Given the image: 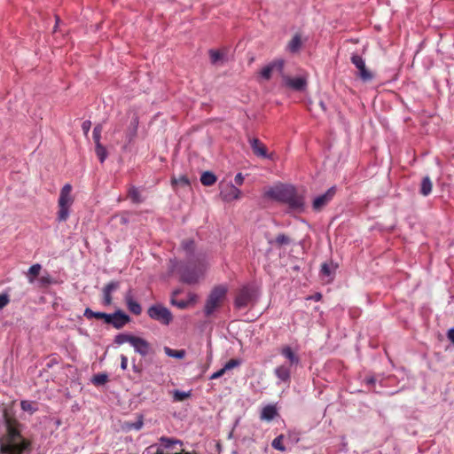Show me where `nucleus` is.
Masks as SVG:
<instances>
[{
	"label": "nucleus",
	"mask_w": 454,
	"mask_h": 454,
	"mask_svg": "<svg viewBox=\"0 0 454 454\" xmlns=\"http://www.w3.org/2000/svg\"><path fill=\"white\" fill-rule=\"evenodd\" d=\"M7 434L0 439V454H23L30 450L31 442L22 437L19 422L5 415Z\"/></svg>",
	"instance_id": "obj_1"
},
{
	"label": "nucleus",
	"mask_w": 454,
	"mask_h": 454,
	"mask_svg": "<svg viewBox=\"0 0 454 454\" xmlns=\"http://www.w3.org/2000/svg\"><path fill=\"white\" fill-rule=\"evenodd\" d=\"M265 194L272 200L286 204L292 210L301 212L304 209V198L293 185L280 184L270 188Z\"/></svg>",
	"instance_id": "obj_2"
},
{
	"label": "nucleus",
	"mask_w": 454,
	"mask_h": 454,
	"mask_svg": "<svg viewBox=\"0 0 454 454\" xmlns=\"http://www.w3.org/2000/svg\"><path fill=\"white\" fill-rule=\"evenodd\" d=\"M71 193L72 185L70 184H66L60 190L58 200L59 211L57 215L59 222H66L69 216V209L74 203V198Z\"/></svg>",
	"instance_id": "obj_3"
},
{
	"label": "nucleus",
	"mask_w": 454,
	"mask_h": 454,
	"mask_svg": "<svg viewBox=\"0 0 454 454\" xmlns=\"http://www.w3.org/2000/svg\"><path fill=\"white\" fill-rule=\"evenodd\" d=\"M227 294V288L223 286H217L210 292L204 308L206 316H210L221 306Z\"/></svg>",
	"instance_id": "obj_4"
},
{
	"label": "nucleus",
	"mask_w": 454,
	"mask_h": 454,
	"mask_svg": "<svg viewBox=\"0 0 454 454\" xmlns=\"http://www.w3.org/2000/svg\"><path fill=\"white\" fill-rule=\"evenodd\" d=\"M148 316L164 325H168L173 319L170 310L161 304L151 306L147 310Z\"/></svg>",
	"instance_id": "obj_5"
},
{
	"label": "nucleus",
	"mask_w": 454,
	"mask_h": 454,
	"mask_svg": "<svg viewBox=\"0 0 454 454\" xmlns=\"http://www.w3.org/2000/svg\"><path fill=\"white\" fill-rule=\"evenodd\" d=\"M255 290L248 286L241 287L234 300L235 308L238 309L247 308L254 300Z\"/></svg>",
	"instance_id": "obj_6"
},
{
	"label": "nucleus",
	"mask_w": 454,
	"mask_h": 454,
	"mask_svg": "<svg viewBox=\"0 0 454 454\" xmlns=\"http://www.w3.org/2000/svg\"><path fill=\"white\" fill-rule=\"evenodd\" d=\"M351 62L358 70L359 78L364 82H370L373 79V74L366 68L364 60L358 54H353L351 57Z\"/></svg>",
	"instance_id": "obj_7"
},
{
	"label": "nucleus",
	"mask_w": 454,
	"mask_h": 454,
	"mask_svg": "<svg viewBox=\"0 0 454 454\" xmlns=\"http://www.w3.org/2000/svg\"><path fill=\"white\" fill-rule=\"evenodd\" d=\"M241 196V191L234 184L229 183L221 185L220 197L223 201L231 202L239 200Z\"/></svg>",
	"instance_id": "obj_8"
},
{
	"label": "nucleus",
	"mask_w": 454,
	"mask_h": 454,
	"mask_svg": "<svg viewBox=\"0 0 454 454\" xmlns=\"http://www.w3.org/2000/svg\"><path fill=\"white\" fill-rule=\"evenodd\" d=\"M336 188L334 186L329 188L324 194L317 196L313 200V209L317 212L321 211L334 197Z\"/></svg>",
	"instance_id": "obj_9"
},
{
	"label": "nucleus",
	"mask_w": 454,
	"mask_h": 454,
	"mask_svg": "<svg viewBox=\"0 0 454 454\" xmlns=\"http://www.w3.org/2000/svg\"><path fill=\"white\" fill-rule=\"evenodd\" d=\"M160 442L161 443V446H158L156 447V450L154 453L153 454H196V453H191V452H175V453H171L169 451H166L164 449H169L171 448L173 445L175 444H179L180 446H182V442L179 441V440H175V439H172V438H168V437H166V436H161L160 438Z\"/></svg>",
	"instance_id": "obj_10"
},
{
	"label": "nucleus",
	"mask_w": 454,
	"mask_h": 454,
	"mask_svg": "<svg viewBox=\"0 0 454 454\" xmlns=\"http://www.w3.org/2000/svg\"><path fill=\"white\" fill-rule=\"evenodd\" d=\"M110 320L108 325H112L116 329H121L126 324L130 321L129 315L125 314L122 310H116L113 314H109Z\"/></svg>",
	"instance_id": "obj_11"
},
{
	"label": "nucleus",
	"mask_w": 454,
	"mask_h": 454,
	"mask_svg": "<svg viewBox=\"0 0 454 454\" xmlns=\"http://www.w3.org/2000/svg\"><path fill=\"white\" fill-rule=\"evenodd\" d=\"M284 80H285V83L286 86H288L289 88H291L294 90H297V91L304 90L307 87V79L302 76H299V77L286 76L284 78Z\"/></svg>",
	"instance_id": "obj_12"
},
{
	"label": "nucleus",
	"mask_w": 454,
	"mask_h": 454,
	"mask_svg": "<svg viewBox=\"0 0 454 454\" xmlns=\"http://www.w3.org/2000/svg\"><path fill=\"white\" fill-rule=\"evenodd\" d=\"M124 301L128 309L134 315L138 316L142 313V308L140 304L134 300L132 290L129 289L124 295Z\"/></svg>",
	"instance_id": "obj_13"
},
{
	"label": "nucleus",
	"mask_w": 454,
	"mask_h": 454,
	"mask_svg": "<svg viewBox=\"0 0 454 454\" xmlns=\"http://www.w3.org/2000/svg\"><path fill=\"white\" fill-rule=\"evenodd\" d=\"M131 346L134 348L136 352L143 356H145L149 354L150 343L143 338L135 336L132 340Z\"/></svg>",
	"instance_id": "obj_14"
},
{
	"label": "nucleus",
	"mask_w": 454,
	"mask_h": 454,
	"mask_svg": "<svg viewBox=\"0 0 454 454\" xmlns=\"http://www.w3.org/2000/svg\"><path fill=\"white\" fill-rule=\"evenodd\" d=\"M284 67V61L283 60H276L268 66L264 67L261 70V75L265 80H270L271 77V74L274 70H278L279 72H282Z\"/></svg>",
	"instance_id": "obj_15"
},
{
	"label": "nucleus",
	"mask_w": 454,
	"mask_h": 454,
	"mask_svg": "<svg viewBox=\"0 0 454 454\" xmlns=\"http://www.w3.org/2000/svg\"><path fill=\"white\" fill-rule=\"evenodd\" d=\"M200 277V273L199 271L186 268L182 272L181 280L184 283L192 285L197 283L199 281Z\"/></svg>",
	"instance_id": "obj_16"
},
{
	"label": "nucleus",
	"mask_w": 454,
	"mask_h": 454,
	"mask_svg": "<svg viewBox=\"0 0 454 454\" xmlns=\"http://www.w3.org/2000/svg\"><path fill=\"white\" fill-rule=\"evenodd\" d=\"M249 142L255 155L262 158L268 157L266 146L258 138H252Z\"/></svg>",
	"instance_id": "obj_17"
},
{
	"label": "nucleus",
	"mask_w": 454,
	"mask_h": 454,
	"mask_svg": "<svg viewBox=\"0 0 454 454\" xmlns=\"http://www.w3.org/2000/svg\"><path fill=\"white\" fill-rule=\"evenodd\" d=\"M290 365L281 364L275 368L274 373L276 377L283 382H289L291 379Z\"/></svg>",
	"instance_id": "obj_18"
},
{
	"label": "nucleus",
	"mask_w": 454,
	"mask_h": 454,
	"mask_svg": "<svg viewBox=\"0 0 454 454\" xmlns=\"http://www.w3.org/2000/svg\"><path fill=\"white\" fill-rule=\"evenodd\" d=\"M280 354L288 360L290 366L300 363L299 356L293 351L290 346H284L280 350Z\"/></svg>",
	"instance_id": "obj_19"
},
{
	"label": "nucleus",
	"mask_w": 454,
	"mask_h": 454,
	"mask_svg": "<svg viewBox=\"0 0 454 454\" xmlns=\"http://www.w3.org/2000/svg\"><path fill=\"white\" fill-rule=\"evenodd\" d=\"M83 316L88 319H91V318L102 319V320H104V322L106 324H107V322H109V320H110L109 314L105 313V312H95L92 309H90V308L85 309Z\"/></svg>",
	"instance_id": "obj_20"
},
{
	"label": "nucleus",
	"mask_w": 454,
	"mask_h": 454,
	"mask_svg": "<svg viewBox=\"0 0 454 454\" xmlns=\"http://www.w3.org/2000/svg\"><path fill=\"white\" fill-rule=\"evenodd\" d=\"M277 414V409L274 405H266L262 408L260 418L262 420L270 421Z\"/></svg>",
	"instance_id": "obj_21"
},
{
	"label": "nucleus",
	"mask_w": 454,
	"mask_h": 454,
	"mask_svg": "<svg viewBox=\"0 0 454 454\" xmlns=\"http://www.w3.org/2000/svg\"><path fill=\"white\" fill-rule=\"evenodd\" d=\"M433 189V183L429 176H424L420 184L419 192L423 196H428Z\"/></svg>",
	"instance_id": "obj_22"
},
{
	"label": "nucleus",
	"mask_w": 454,
	"mask_h": 454,
	"mask_svg": "<svg viewBox=\"0 0 454 454\" xmlns=\"http://www.w3.org/2000/svg\"><path fill=\"white\" fill-rule=\"evenodd\" d=\"M216 176L210 171H205L200 176V182L205 186H211L216 182Z\"/></svg>",
	"instance_id": "obj_23"
},
{
	"label": "nucleus",
	"mask_w": 454,
	"mask_h": 454,
	"mask_svg": "<svg viewBox=\"0 0 454 454\" xmlns=\"http://www.w3.org/2000/svg\"><path fill=\"white\" fill-rule=\"evenodd\" d=\"M41 265L36 263V264H34L32 265L29 270H28V272H27V278H28V282L29 283H34L35 281V278L39 276L40 274V271H41Z\"/></svg>",
	"instance_id": "obj_24"
},
{
	"label": "nucleus",
	"mask_w": 454,
	"mask_h": 454,
	"mask_svg": "<svg viewBox=\"0 0 454 454\" xmlns=\"http://www.w3.org/2000/svg\"><path fill=\"white\" fill-rule=\"evenodd\" d=\"M301 46V39L299 35H295L288 43V50L291 52H296Z\"/></svg>",
	"instance_id": "obj_25"
},
{
	"label": "nucleus",
	"mask_w": 454,
	"mask_h": 454,
	"mask_svg": "<svg viewBox=\"0 0 454 454\" xmlns=\"http://www.w3.org/2000/svg\"><path fill=\"white\" fill-rule=\"evenodd\" d=\"M134 337L135 336L131 334L119 333L115 336L114 342L118 345H122L126 342H129L131 345Z\"/></svg>",
	"instance_id": "obj_26"
},
{
	"label": "nucleus",
	"mask_w": 454,
	"mask_h": 454,
	"mask_svg": "<svg viewBox=\"0 0 454 454\" xmlns=\"http://www.w3.org/2000/svg\"><path fill=\"white\" fill-rule=\"evenodd\" d=\"M95 153L100 162L103 163L107 157L106 147L101 143L95 144Z\"/></svg>",
	"instance_id": "obj_27"
},
{
	"label": "nucleus",
	"mask_w": 454,
	"mask_h": 454,
	"mask_svg": "<svg viewBox=\"0 0 454 454\" xmlns=\"http://www.w3.org/2000/svg\"><path fill=\"white\" fill-rule=\"evenodd\" d=\"M164 351L168 356L175 357L178 359H182L185 356V351L184 349H172L168 347H165Z\"/></svg>",
	"instance_id": "obj_28"
},
{
	"label": "nucleus",
	"mask_w": 454,
	"mask_h": 454,
	"mask_svg": "<svg viewBox=\"0 0 454 454\" xmlns=\"http://www.w3.org/2000/svg\"><path fill=\"white\" fill-rule=\"evenodd\" d=\"M130 125L132 127L129 129L128 133H127L129 142H130L137 135V125H138V118L137 116H135L133 118Z\"/></svg>",
	"instance_id": "obj_29"
},
{
	"label": "nucleus",
	"mask_w": 454,
	"mask_h": 454,
	"mask_svg": "<svg viewBox=\"0 0 454 454\" xmlns=\"http://www.w3.org/2000/svg\"><path fill=\"white\" fill-rule=\"evenodd\" d=\"M273 243L278 247L286 246L291 243V239L289 236L280 233L276 237Z\"/></svg>",
	"instance_id": "obj_30"
},
{
	"label": "nucleus",
	"mask_w": 454,
	"mask_h": 454,
	"mask_svg": "<svg viewBox=\"0 0 454 454\" xmlns=\"http://www.w3.org/2000/svg\"><path fill=\"white\" fill-rule=\"evenodd\" d=\"M128 196L134 203L137 204L142 202L140 192L136 187L129 188Z\"/></svg>",
	"instance_id": "obj_31"
},
{
	"label": "nucleus",
	"mask_w": 454,
	"mask_h": 454,
	"mask_svg": "<svg viewBox=\"0 0 454 454\" xmlns=\"http://www.w3.org/2000/svg\"><path fill=\"white\" fill-rule=\"evenodd\" d=\"M283 439H284V435L283 434H280L278 436H277L271 442V446L275 449V450H278L279 451H285L286 450V447L285 445L283 444Z\"/></svg>",
	"instance_id": "obj_32"
},
{
	"label": "nucleus",
	"mask_w": 454,
	"mask_h": 454,
	"mask_svg": "<svg viewBox=\"0 0 454 454\" xmlns=\"http://www.w3.org/2000/svg\"><path fill=\"white\" fill-rule=\"evenodd\" d=\"M191 396L190 392H184L180 390H175L173 393V399L175 402H182Z\"/></svg>",
	"instance_id": "obj_33"
},
{
	"label": "nucleus",
	"mask_w": 454,
	"mask_h": 454,
	"mask_svg": "<svg viewBox=\"0 0 454 454\" xmlns=\"http://www.w3.org/2000/svg\"><path fill=\"white\" fill-rule=\"evenodd\" d=\"M335 270V266L332 262H324L321 266V273L324 276L330 277Z\"/></svg>",
	"instance_id": "obj_34"
},
{
	"label": "nucleus",
	"mask_w": 454,
	"mask_h": 454,
	"mask_svg": "<svg viewBox=\"0 0 454 454\" xmlns=\"http://www.w3.org/2000/svg\"><path fill=\"white\" fill-rule=\"evenodd\" d=\"M182 247L187 253L192 254L195 249V243L192 239H187L182 241Z\"/></svg>",
	"instance_id": "obj_35"
},
{
	"label": "nucleus",
	"mask_w": 454,
	"mask_h": 454,
	"mask_svg": "<svg viewBox=\"0 0 454 454\" xmlns=\"http://www.w3.org/2000/svg\"><path fill=\"white\" fill-rule=\"evenodd\" d=\"M103 130L102 124H97L93 129V140L95 144L100 143L101 133Z\"/></svg>",
	"instance_id": "obj_36"
},
{
	"label": "nucleus",
	"mask_w": 454,
	"mask_h": 454,
	"mask_svg": "<svg viewBox=\"0 0 454 454\" xmlns=\"http://www.w3.org/2000/svg\"><path fill=\"white\" fill-rule=\"evenodd\" d=\"M108 380V377L106 374L105 373H99V374H96L94 377H93V380H92V382L95 384V385H104L105 383H106Z\"/></svg>",
	"instance_id": "obj_37"
},
{
	"label": "nucleus",
	"mask_w": 454,
	"mask_h": 454,
	"mask_svg": "<svg viewBox=\"0 0 454 454\" xmlns=\"http://www.w3.org/2000/svg\"><path fill=\"white\" fill-rule=\"evenodd\" d=\"M103 293V305L104 306H110L113 303V297L112 294L106 290L105 288L102 289Z\"/></svg>",
	"instance_id": "obj_38"
},
{
	"label": "nucleus",
	"mask_w": 454,
	"mask_h": 454,
	"mask_svg": "<svg viewBox=\"0 0 454 454\" xmlns=\"http://www.w3.org/2000/svg\"><path fill=\"white\" fill-rule=\"evenodd\" d=\"M38 283L41 287H47L52 283V279L49 274H46L39 278Z\"/></svg>",
	"instance_id": "obj_39"
},
{
	"label": "nucleus",
	"mask_w": 454,
	"mask_h": 454,
	"mask_svg": "<svg viewBox=\"0 0 454 454\" xmlns=\"http://www.w3.org/2000/svg\"><path fill=\"white\" fill-rule=\"evenodd\" d=\"M20 406L23 411H29L30 413H34L36 411L33 403L29 401H22Z\"/></svg>",
	"instance_id": "obj_40"
},
{
	"label": "nucleus",
	"mask_w": 454,
	"mask_h": 454,
	"mask_svg": "<svg viewBox=\"0 0 454 454\" xmlns=\"http://www.w3.org/2000/svg\"><path fill=\"white\" fill-rule=\"evenodd\" d=\"M120 287L119 281H111L107 283L103 288L113 294L114 291L118 290Z\"/></svg>",
	"instance_id": "obj_41"
},
{
	"label": "nucleus",
	"mask_w": 454,
	"mask_h": 454,
	"mask_svg": "<svg viewBox=\"0 0 454 454\" xmlns=\"http://www.w3.org/2000/svg\"><path fill=\"white\" fill-rule=\"evenodd\" d=\"M172 184H182L188 186L190 184L189 179L185 176H181L179 178H172Z\"/></svg>",
	"instance_id": "obj_42"
},
{
	"label": "nucleus",
	"mask_w": 454,
	"mask_h": 454,
	"mask_svg": "<svg viewBox=\"0 0 454 454\" xmlns=\"http://www.w3.org/2000/svg\"><path fill=\"white\" fill-rule=\"evenodd\" d=\"M171 303L181 309H186L190 305V301L184 300L177 301L174 298L171 299Z\"/></svg>",
	"instance_id": "obj_43"
},
{
	"label": "nucleus",
	"mask_w": 454,
	"mask_h": 454,
	"mask_svg": "<svg viewBox=\"0 0 454 454\" xmlns=\"http://www.w3.org/2000/svg\"><path fill=\"white\" fill-rule=\"evenodd\" d=\"M240 364V361L238 359H231L229 360L223 366V368L226 371H229L231 369H233L234 367H237Z\"/></svg>",
	"instance_id": "obj_44"
},
{
	"label": "nucleus",
	"mask_w": 454,
	"mask_h": 454,
	"mask_svg": "<svg viewBox=\"0 0 454 454\" xmlns=\"http://www.w3.org/2000/svg\"><path fill=\"white\" fill-rule=\"evenodd\" d=\"M209 56L212 63H216L218 60L221 59L222 54L218 51L210 50L209 51Z\"/></svg>",
	"instance_id": "obj_45"
},
{
	"label": "nucleus",
	"mask_w": 454,
	"mask_h": 454,
	"mask_svg": "<svg viewBox=\"0 0 454 454\" xmlns=\"http://www.w3.org/2000/svg\"><path fill=\"white\" fill-rule=\"evenodd\" d=\"M91 122L90 121H84L82 124V129L85 136H88V133L90 129Z\"/></svg>",
	"instance_id": "obj_46"
},
{
	"label": "nucleus",
	"mask_w": 454,
	"mask_h": 454,
	"mask_svg": "<svg viewBox=\"0 0 454 454\" xmlns=\"http://www.w3.org/2000/svg\"><path fill=\"white\" fill-rule=\"evenodd\" d=\"M9 301L10 300L7 294H0V309L4 308Z\"/></svg>",
	"instance_id": "obj_47"
},
{
	"label": "nucleus",
	"mask_w": 454,
	"mask_h": 454,
	"mask_svg": "<svg viewBox=\"0 0 454 454\" xmlns=\"http://www.w3.org/2000/svg\"><path fill=\"white\" fill-rule=\"evenodd\" d=\"M225 373V369L223 367L222 369L218 370L217 372H214L211 376V380H215L220 377H222Z\"/></svg>",
	"instance_id": "obj_48"
},
{
	"label": "nucleus",
	"mask_w": 454,
	"mask_h": 454,
	"mask_svg": "<svg viewBox=\"0 0 454 454\" xmlns=\"http://www.w3.org/2000/svg\"><path fill=\"white\" fill-rule=\"evenodd\" d=\"M128 367V357L124 355H121V368L125 371Z\"/></svg>",
	"instance_id": "obj_49"
},
{
	"label": "nucleus",
	"mask_w": 454,
	"mask_h": 454,
	"mask_svg": "<svg viewBox=\"0 0 454 454\" xmlns=\"http://www.w3.org/2000/svg\"><path fill=\"white\" fill-rule=\"evenodd\" d=\"M235 182L238 185H241L244 182V176L241 173H238L235 176Z\"/></svg>",
	"instance_id": "obj_50"
},
{
	"label": "nucleus",
	"mask_w": 454,
	"mask_h": 454,
	"mask_svg": "<svg viewBox=\"0 0 454 454\" xmlns=\"http://www.w3.org/2000/svg\"><path fill=\"white\" fill-rule=\"evenodd\" d=\"M187 301H190V305L191 304H194L197 301V295L195 294H192V293H189L188 294V300H186Z\"/></svg>",
	"instance_id": "obj_51"
},
{
	"label": "nucleus",
	"mask_w": 454,
	"mask_h": 454,
	"mask_svg": "<svg viewBox=\"0 0 454 454\" xmlns=\"http://www.w3.org/2000/svg\"><path fill=\"white\" fill-rule=\"evenodd\" d=\"M447 336L449 340L454 344V328L449 330Z\"/></svg>",
	"instance_id": "obj_52"
},
{
	"label": "nucleus",
	"mask_w": 454,
	"mask_h": 454,
	"mask_svg": "<svg viewBox=\"0 0 454 454\" xmlns=\"http://www.w3.org/2000/svg\"><path fill=\"white\" fill-rule=\"evenodd\" d=\"M321 298H322V294H319V293H317V294H314V295H313V299H314L315 301H320V300H321Z\"/></svg>",
	"instance_id": "obj_53"
},
{
	"label": "nucleus",
	"mask_w": 454,
	"mask_h": 454,
	"mask_svg": "<svg viewBox=\"0 0 454 454\" xmlns=\"http://www.w3.org/2000/svg\"><path fill=\"white\" fill-rule=\"evenodd\" d=\"M153 448H155V445H151V446L147 449L148 452H149V451H151Z\"/></svg>",
	"instance_id": "obj_54"
},
{
	"label": "nucleus",
	"mask_w": 454,
	"mask_h": 454,
	"mask_svg": "<svg viewBox=\"0 0 454 454\" xmlns=\"http://www.w3.org/2000/svg\"><path fill=\"white\" fill-rule=\"evenodd\" d=\"M133 369L135 372H140V370L136 365H133Z\"/></svg>",
	"instance_id": "obj_55"
},
{
	"label": "nucleus",
	"mask_w": 454,
	"mask_h": 454,
	"mask_svg": "<svg viewBox=\"0 0 454 454\" xmlns=\"http://www.w3.org/2000/svg\"><path fill=\"white\" fill-rule=\"evenodd\" d=\"M179 294V291H175V292L173 293V295H176V294Z\"/></svg>",
	"instance_id": "obj_56"
}]
</instances>
